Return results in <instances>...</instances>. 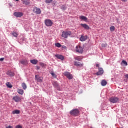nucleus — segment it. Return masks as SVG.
<instances>
[{
	"instance_id": "f257e3e1",
	"label": "nucleus",
	"mask_w": 128,
	"mask_h": 128,
	"mask_svg": "<svg viewBox=\"0 0 128 128\" xmlns=\"http://www.w3.org/2000/svg\"><path fill=\"white\" fill-rule=\"evenodd\" d=\"M70 114L73 116H80V110L74 109L70 112Z\"/></svg>"
},
{
	"instance_id": "f03ea898",
	"label": "nucleus",
	"mask_w": 128,
	"mask_h": 128,
	"mask_svg": "<svg viewBox=\"0 0 128 128\" xmlns=\"http://www.w3.org/2000/svg\"><path fill=\"white\" fill-rule=\"evenodd\" d=\"M72 34L71 32H62V38H68V36H70Z\"/></svg>"
},
{
	"instance_id": "7ed1b4c3",
	"label": "nucleus",
	"mask_w": 128,
	"mask_h": 128,
	"mask_svg": "<svg viewBox=\"0 0 128 128\" xmlns=\"http://www.w3.org/2000/svg\"><path fill=\"white\" fill-rule=\"evenodd\" d=\"M109 100L112 104H118V102H120V98H110Z\"/></svg>"
},
{
	"instance_id": "20e7f679",
	"label": "nucleus",
	"mask_w": 128,
	"mask_h": 128,
	"mask_svg": "<svg viewBox=\"0 0 128 128\" xmlns=\"http://www.w3.org/2000/svg\"><path fill=\"white\" fill-rule=\"evenodd\" d=\"M45 24L46 26H52V21L50 20H45Z\"/></svg>"
},
{
	"instance_id": "39448f33",
	"label": "nucleus",
	"mask_w": 128,
	"mask_h": 128,
	"mask_svg": "<svg viewBox=\"0 0 128 128\" xmlns=\"http://www.w3.org/2000/svg\"><path fill=\"white\" fill-rule=\"evenodd\" d=\"M64 76H66L68 80H72L74 78V76H72V75L68 72H64Z\"/></svg>"
},
{
	"instance_id": "423d86ee",
	"label": "nucleus",
	"mask_w": 128,
	"mask_h": 128,
	"mask_svg": "<svg viewBox=\"0 0 128 128\" xmlns=\"http://www.w3.org/2000/svg\"><path fill=\"white\" fill-rule=\"evenodd\" d=\"M33 12L34 14H42V10H40V8H34Z\"/></svg>"
},
{
	"instance_id": "0eeeda50",
	"label": "nucleus",
	"mask_w": 128,
	"mask_h": 128,
	"mask_svg": "<svg viewBox=\"0 0 128 128\" xmlns=\"http://www.w3.org/2000/svg\"><path fill=\"white\" fill-rule=\"evenodd\" d=\"M76 52L79 54H82L84 52V48L80 47V46H77L76 47Z\"/></svg>"
},
{
	"instance_id": "6e6552de",
	"label": "nucleus",
	"mask_w": 128,
	"mask_h": 128,
	"mask_svg": "<svg viewBox=\"0 0 128 128\" xmlns=\"http://www.w3.org/2000/svg\"><path fill=\"white\" fill-rule=\"evenodd\" d=\"M53 85L54 86V88H56V90L59 92H60V90H62V89H60V85L58 84V82H53Z\"/></svg>"
},
{
	"instance_id": "1a4fd4ad",
	"label": "nucleus",
	"mask_w": 128,
	"mask_h": 128,
	"mask_svg": "<svg viewBox=\"0 0 128 128\" xmlns=\"http://www.w3.org/2000/svg\"><path fill=\"white\" fill-rule=\"evenodd\" d=\"M36 80L38 82H42L44 78L42 77H40L38 75H36Z\"/></svg>"
},
{
	"instance_id": "9d476101",
	"label": "nucleus",
	"mask_w": 128,
	"mask_h": 128,
	"mask_svg": "<svg viewBox=\"0 0 128 128\" xmlns=\"http://www.w3.org/2000/svg\"><path fill=\"white\" fill-rule=\"evenodd\" d=\"M13 100L16 102H20L22 100V98L18 96H15L13 98Z\"/></svg>"
},
{
	"instance_id": "9b49d317",
	"label": "nucleus",
	"mask_w": 128,
	"mask_h": 128,
	"mask_svg": "<svg viewBox=\"0 0 128 128\" xmlns=\"http://www.w3.org/2000/svg\"><path fill=\"white\" fill-rule=\"evenodd\" d=\"M14 16L16 18H22V16H24V14L22 12H15L14 13Z\"/></svg>"
},
{
	"instance_id": "f8f14e48",
	"label": "nucleus",
	"mask_w": 128,
	"mask_h": 128,
	"mask_svg": "<svg viewBox=\"0 0 128 128\" xmlns=\"http://www.w3.org/2000/svg\"><path fill=\"white\" fill-rule=\"evenodd\" d=\"M74 66L78 68H82V66H84V64H82L80 62H75Z\"/></svg>"
},
{
	"instance_id": "ddd939ff",
	"label": "nucleus",
	"mask_w": 128,
	"mask_h": 128,
	"mask_svg": "<svg viewBox=\"0 0 128 128\" xmlns=\"http://www.w3.org/2000/svg\"><path fill=\"white\" fill-rule=\"evenodd\" d=\"M104 69L102 68H99V71L96 73V76H102L104 74Z\"/></svg>"
},
{
	"instance_id": "4468645a",
	"label": "nucleus",
	"mask_w": 128,
	"mask_h": 128,
	"mask_svg": "<svg viewBox=\"0 0 128 128\" xmlns=\"http://www.w3.org/2000/svg\"><path fill=\"white\" fill-rule=\"evenodd\" d=\"M23 4H26V6H29L30 4V2L27 0H22Z\"/></svg>"
},
{
	"instance_id": "2eb2a0df",
	"label": "nucleus",
	"mask_w": 128,
	"mask_h": 128,
	"mask_svg": "<svg viewBox=\"0 0 128 128\" xmlns=\"http://www.w3.org/2000/svg\"><path fill=\"white\" fill-rule=\"evenodd\" d=\"M80 26L84 28L85 30H90V28L86 24H81Z\"/></svg>"
},
{
	"instance_id": "dca6fc26",
	"label": "nucleus",
	"mask_w": 128,
	"mask_h": 128,
	"mask_svg": "<svg viewBox=\"0 0 128 128\" xmlns=\"http://www.w3.org/2000/svg\"><path fill=\"white\" fill-rule=\"evenodd\" d=\"M80 19L81 20H84V22H88V19L86 17L84 16H80Z\"/></svg>"
},
{
	"instance_id": "f3484780",
	"label": "nucleus",
	"mask_w": 128,
	"mask_h": 128,
	"mask_svg": "<svg viewBox=\"0 0 128 128\" xmlns=\"http://www.w3.org/2000/svg\"><path fill=\"white\" fill-rule=\"evenodd\" d=\"M56 57L57 58H58V60H64V57L61 55H56Z\"/></svg>"
},
{
	"instance_id": "a211bd4d",
	"label": "nucleus",
	"mask_w": 128,
	"mask_h": 128,
	"mask_svg": "<svg viewBox=\"0 0 128 128\" xmlns=\"http://www.w3.org/2000/svg\"><path fill=\"white\" fill-rule=\"evenodd\" d=\"M86 40H88V36H82L80 38V40H81V42H86Z\"/></svg>"
},
{
	"instance_id": "6ab92c4d",
	"label": "nucleus",
	"mask_w": 128,
	"mask_h": 128,
	"mask_svg": "<svg viewBox=\"0 0 128 128\" xmlns=\"http://www.w3.org/2000/svg\"><path fill=\"white\" fill-rule=\"evenodd\" d=\"M6 74L9 76H14V73L10 71L8 72Z\"/></svg>"
},
{
	"instance_id": "aec40b11",
	"label": "nucleus",
	"mask_w": 128,
	"mask_h": 128,
	"mask_svg": "<svg viewBox=\"0 0 128 128\" xmlns=\"http://www.w3.org/2000/svg\"><path fill=\"white\" fill-rule=\"evenodd\" d=\"M30 62L32 64L36 66V64H38V60H30Z\"/></svg>"
},
{
	"instance_id": "412c9836",
	"label": "nucleus",
	"mask_w": 128,
	"mask_h": 128,
	"mask_svg": "<svg viewBox=\"0 0 128 128\" xmlns=\"http://www.w3.org/2000/svg\"><path fill=\"white\" fill-rule=\"evenodd\" d=\"M21 64L24 66H26L28 64V60H25L21 61Z\"/></svg>"
},
{
	"instance_id": "4be33fe9",
	"label": "nucleus",
	"mask_w": 128,
	"mask_h": 128,
	"mask_svg": "<svg viewBox=\"0 0 128 128\" xmlns=\"http://www.w3.org/2000/svg\"><path fill=\"white\" fill-rule=\"evenodd\" d=\"M18 94H20L21 96H22L24 94V90L20 89H18Z\"/></svg>"
},
{
	"instance_id": "5701e85b",
	"label": "nucleus",
	"mask_w": 128,
	"mask_h": 128,
	"mask_svg": "<svg viewBox=\"0 0 128 128\" xmlns=\"http://www.w3.org/2000/svg\"><path fill=\"white\" fill-rule=\"evenodd\" d=\"M20 114V110H15L12 112L13 114Z\"/></svg>"
},
{
	"instance_id": "b1692460",
	"label": "nucleus",
	"mask_w": 128,
	"mask_h": 128,
	"mask_svg": "<svg viewBox=\"0 0 128 128\" xmlns=\"http://www.w3.org/2000/svg\"><path fill=\"white\" fill-rule=\"evenodd\" d=\"M106 84H108V82H106V81L104 80L102 81V86H106Z\"/></svg>"
},
{
	"instance_id": "393cba45",
	"label": "nucleus",
	"mask_w": 128,
	"mask_h": 128,
	"mask_svg": "<svg viewBox=\"0 0 128 128\" xmlns=\"http://www.w3.org/2000/svg\"><path fill=\"white\" fill-rule=\"evenodd\" d=\"M22 88H23L24 90H26V88H28V87L26 86V83H23L22 84Z\"/></svg>"
},
{
	"instance_id": "a878e982",
	"label": "nucleus",
	"mask_w": 128,
	"mask_h": 128,
	"mask_svg": "<svg viewBox=\"0 0 128 128\" xmlns=\"http://www.w3.org/2000/svg\"><path fill=\"white\" fill-rule=\"evenodd\" d=\"M61 10H66V6L63 5L61 6Z\"/></svg>"
},
{
	"instance_id": "bb28decb",
	"label": "nucleus",
	"mask_w": 128,
	"mask_h": 128,
	"mask_svg": "<svg viewBox=\"0 0 128 128\" xmlns=\"http://www.w3.org/2000/svg\"><path fill=\"white\" fill-rule=\"evenodd\" d=\"M6 86L8 88H12V84H10V82H8L6 84Z\"/></svg>"
},
{
	"instance_id": "cd10ccee",
	"label": "nucleus",
	"mask_w": 128,
	"mask_h": 128,
	"mask_svg": "<svg viewBox=\"0 0 128 128\" xmlns=\"http://www.w3.org/2000/svg\"><path fill=\"white\" fill-rule=\"evenodd\" d=\"M122 64H124L126 66H128V62L125 60H123L122 61Z\"/></svg>"
},
{
	"instance_id": "c85d7f7f",
	"label": "nucleus",
	"mask_w": 128,
	"mask_h": 128,
	"mask_svg": "<svg viewBox=\"0 0 128 128\" xmlns=\"http://www.w3.org/2000/svg\"><path fill=\"white\" fill-rule=\"evenodd\" d=\"M110 30L111 32H114L116 30V28L114 26H112L110 28Z\"/></svg>"
},
{
	"instance_id": "c756f323",
	"label": "nucleus",
	"mask_w": 128,
	"mask_h": 128,
	"mask_svg": "<svg viewBox=\"0 0 128 128\" xmlns=\"http://www.w3.org/2000/svg\"><path fill=\"white\" fill-rule=\"evenodd\" d=\"M75 60H78V62H82V58H80V57H77V58H75Z\"/></svg>"
},
{
	"instance_id": "7c9ffc66",
	"label": "nucleus",
	"mask_w": 128,
	"mask_h": 128,
	"mask_svg": "<svg viewBox=\"0 0 128 128\" xmlns=\"http://www.w3.org/2000/svg\"><path fill=\"white\" fill-rule=\"evenodd\" d=\"M55 46H56V48H62V44L60 43L56 44Z\"/></svg>"
},
{
	"instance_id": "2f4dec72",
	"label": "nucleus",
	"mask_w": 128,
	"mask_h": 128,
	"mask_svg": "<svg viewBox=\"0 0 128 128\" xmlns=\"http://www.w3.org/2000/svg\"><path fill=\"white\" fill-rule=\"evenodd\" d=\"M12 36H14V38H18V34L16 32H13L12 34Z\"/></svg>"
},
{
	"instance_id": "473e14b6",
	"label": "nucleus",
	"mask_w": 128,
	"mask_h": 128,
	"mask_svg": "<svg viewBox=\"0 0 128 128\" xmlns=\"http://www.w3.org/2000/svg\"><path fill=\"white\" fill-rule=\"evenodd\" d=\"M46 4H52V0H46Z\"/></svg>"
},
{
	"instance_id": "72a5a7b5",
	"label": "nucleus",
	"mask_w": 128,
	"mask_h": 128,
	"mask_svg": "<svg viewBox=\"0 0 128 128\" xmlns=\"http://www.w3.org/2000/svg\"><path fill=\"white\" fill-rule=\"evenodd\" d=\"M51 74H52V76L54 78H57L56 75V74L54 72L51 73Z\"/></svg>"
},
{
	"instance_id": "f704fd0d",
	"label": "nucleus",
	"mask_w": 128,
	"mask_h": 128,
	"mask_svg": "<svg viewBox=\"0 0 128 128\" xmlns=\"http://www.w3.org/2000/svg\"><path fill=\"white\" fill-rule=\"evenodd\" d=\"M40 66H42V68H45V66H46V65L43 63H40Z\"/></svg>"
},
{
	"instance_id": "c9c22d12",
	"label": "nucleus",
	"mask_w": 128,
	"mask_h": 128,
	"mask_svg": "<svg viewBox=\"0 0 128 128\" xmlns=\"http://www.w3.org/2000/svg\"><path fill=\"white\" fill-rule=\"evenodd\" d=\"M108 46V44H102V48H106Z\"/></svg>"
},
{
	"instance_id": "e433bc0d",
	"label": "nucleus",
	"mask_w": 128,
	"mask_h": 128,
	"mask_svg": "<svg viewBox=\"0 0 128 128\" xmlns=\"http://www.w3.org/2000/svg\"><path fill=\"white\" fill-rule=\"evenodd\" d=\"M16 128H22V126H20V125H18L16 126Z\"/></svg>"
},
{
	"instance_id": "4c0bfd02",
	"label": "nucleus",
	"mask_w": 128,
	"mask_h": 128,
	"mask_svg": "<svg viewBox=\"0 0 128 128\" xmlns=\"http://www.w3.org/2000/svg\"><path fill=\"white\" fill-rule=\"evenodd\" d=\"M4 58H0V62H4Z\"/></svg>"
},
{
	"instance_id": "58836bf2",
	"label": "nucleus",
	"mask_w": 128,
	"mask_h": 128,
	"mask_svg": "<svg viewBox=\"0 0 128 128\" xmlns=\"http://www.w3.org/2000/svg\"><path fill=\"white\" fill-rule=\"evenodd\" d=\"M36 70H40V68L39 66H37L36 68Z\"/></svg>"
},
{
	"instance_id": "ea45409f",
	"label": "nucleus",
	"mask_w": 128,
	"mask_h": 128,
	"mask_svg": "<svg viewBox=\"0 0 128 128\" xmlns=\"http://www.w3.org/2000/svg\"><path fill=\"white\" fill-rule=\"evenodd\" d=\"M6 128H14V127H12V126H8Z\"/></svg>"
},
{
	"instance_id": "a19ab883",
	"label": "nucleus",
	"mask_w": 128,
	"mask_h": 128,
	"mask_svg": "<svg viewBox=\"0 0 128 128\" xmlns=\"http://www.w3.org/2000/svg\"><path fill=\"white\" fill-rule=\"evenodd\" d=\"M122 2H128V0H122Z\"/></svg>"
},
{
	"instance_id": "79ce46f5",
	"label": "nucleus",
	"mask_w": 128,
	"mask_h": 128,
	"mask_svg": "<svg viewBox=\"0 0 128 128\" xmlns=\"http://www.w3.org/2000/svg\"><path fill=\"white\" fill-rule=\"evenodd\" d=\"M96 68H100V64H96Z\"/></svg>"
},
{
	"instance_id": "37998d69",
	"label": "nucleus",
	"mask_w": 128,
	"mask_h": 128,
	"mask_svg": "<svg viewBox=\"0 0 128 128\" xmlns=\"http://www.w3.org/2000/svg\"><path fill=\"white\" fill-rule=\"evenodd\" d=\"M16 2H19L20 0H15Z\"/></svg>"
}]
</instances>
